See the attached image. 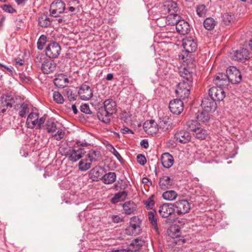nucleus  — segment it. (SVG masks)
Here are the masks:
<instances>
[{"instance_id": "obj_1", "label": "nucleus", "mask_w": 252, "mask_h": 252, "mask_svg": "<svg viewBox=\"0 0 252 252\" xmlns=\"http://www.w3.org/2000/svg\"><path fill=\"white\" fill-rule=\"evenodd\" d=\"M179 74L181 77V81L178 85L176 94L179 97L183 99L188 98L190 94V90L193 85V73L189 68H180Z\"/></svg>"}, {"instance_id": "obj_2", "label": "nucleus", "mask_w": 252, "mask_h": 252, "mask_svg": "<svg viewBox=\"0 0 252 252\" xmlns=\"http://www.w3.org/2000/svg\"><path fill=\"white\" fill-rule=\"evenodd\" d=\"M117 111V104L112 99L109 98L103 102V108L99 109L97 113L98 119L105 124H109L112 115Z\"/></svg>"}, {"instance_id": "obj_3", "label": "nucleus", "mask_w": 252, "mask_h": 252, "mask_svg": "<svg viewBox=\"0 0 252 252\" xmlns=\"http://www.w3.org/2000/svg\"><path fill=\"white\" fill-rule=\"evenodd\" d=\"M77 146H74L67 152L68 159L72 162H76L81 159L86 154L84 148L80 146L84 147L87 145L85 143L77 141Z\"/></svg>"}, {"instance_id": "obj_4", "label": "nucleus", "mask_w": 252, "mask_h": 252, "mask_svg": "<svg viewBox=\"0 0 252 252\" xmlns=\"http://www.w3.org/2000/svg\"><path fill=\"white\" fill-rule=\"evenodd\" d=\"M45 122L44 117L39 118V114L36 112L30 113L27 119L26 125L28 128L33 129L36 126V128L40 129L43 126Z\"/></svg>"}, {"instance_id": "obj_5", "label": "nucleus", "mask_w": 252, "mask_h": 252, "mask_svg": "<svg viewBox=\"0 0 252 252\" xmlns=\"http://www.w3.org/2000/svg\"><path fill=\"white\" fill-rule=\"evenodd\" d=\"M141 221L138 217L134 216L130 219L129 226L126 229V234L136 236L141 233Z\"/></svg>"}, {"instance_id": "obj_6", "label": "nucleus", "mask_w": 252, "mask_h": 252, "mask_svg": "<svg viewBox=\"0 0 252 252\" xmlns=\"http://www.w3.org/2000/svg\"><path fill=\"white\" fill-rule=\"evenodd\" d=\"M45 55L50 59L57 58L61 52L60 44L56 42H52L47 45L45 48Z\"/></svg>"}, {"instance_id": "obj_7", "label": "nucleus", "mask_w": 252, "mask_h": 252, "mask_svg": "<svg viewBox=\"0 0 252 252\" xmlns=\"http://www.w3.org/2000/svg\"><path fill=\"white\" fill-rule=\"evenodd\" d=\"M229 83L233 84H239L242 80L241 73L236 67L230 66L226 71Z\"/></svg>"}, {"instance_id": "obj_8", "label": "nucleus", "mask_w": 252, "mask_h": 252, "mask_svg": "<svg viewBox=\"0 0 252 252\" xmlns=\"http://www.w3.org/2000/svg\"><path fill=\"white\" fill-rule=\"evenodd\" d=\"M175 212L178 215H184L189 212L190 209L189 203L185 199L179 200L173 203Z\"/></svg>"}, {"instance_id": "obj_9", "label": "nucleus", "mask_w": 252, "mask_h": 252, "mask_svg": "<svg viewBox=\"0 0 252 252\" xmlns=\"http://www.w3.org/2000/svg\"><path fill=\"white\" fill-rule=\"evenodd\" d=\"M65 9V4L61 0H58L53 2L50 7V15L57 17L63 13Z\"/></svg>"}, {"instance_id": "obj_10", "label": "nucleus", "mask_w": 252, "mask_h": 252, "mask_svg": "<svg viewBox=\"0 0 252 252\" xmlns=\"http://www.w3.org/2000/svg\"><path fill=\"white\" fill-rule=\"evenodd\" d=\"M182 45L186 52L193 53L198 47L196 40L192 36H186L182 40Z\"/></svg>"}, {"instance_id": "obj_11", "label": "nucleus", "mask_w": 252, "mask_h": 252, "mask_svg": "<svg viewBox=\"0 0 252 252\" xmlns=\"http://www.w3.org/2000/svg\"><path fill=\"white\" fill-rule=\"evenodd\" d=\"M209 94L215 101L222 100L225 96L223 89L218 86L211 88L209 90Z\"/></svg>"}, {"instance_id": "obj_12", "label": "nucleus", "mask_w": 252, "mask_h": 252, "mask_svg": "<svg viewBox=\"0 0 252 252\" xmlns=\"http://www.w3.org/2000/svg\"><path fill=\"white\" fill-rule=\"evenodd\" d=\"M250 52L246 48H241L234 51L232 54V58L233 60L245 62L250 59Z\"/></svg>"}, {"instance_id": "obj_13", "label": "nucleus", "mask_w": 252, "mask_h": 252, "mask_svg": "<svg viewBox=\"0 0 252 252\" xmlns=\"http://www.w3.org/2000/svg\"><path fill=\"white\" fill-rule=\"evenodd\" d=\"M179 10V7L177 4L172 1L168 0L164 2L161 10V14L164 15L166 14H174L177 13Z\"/></svg>"}, {"instance_id": "obj_14", "label": "nucleus", "mask_w": 252, "mask_h": 252, "mask_svg": "<svg viewBox=\"0 0 252 252\" xmlns=\"http://www.w3.org/2000/svg\"><path fill=\"white\" fill-rule=\"evenodd\" d=\"M186 98L183 99L180 97L179 99H174L172 100L169 104V108L170 111L175 114H180L182 113L184 108V102L182 100H185Z\"/></svg>"}, {"instance_id": "obj_15", "label": "nucleus", "mask_w": 252, "mask_h": 252, "mask_svg": "<svg viewBox=\"0 0 252 252\" xmlns=\"http://www.w3.org/2000/svg\"><path fill=\"white\" fill-rule=\"evenodd\" d=\"M191 138L190 133L185 129L177 130L174 134V138L177 142L186 144L190 141Z\"/></svg>"}, {"instance_id": "obj_16", "label": "nucleus", "mask_w": 252, "mask_h": 252, "mask_svg": "<svg viewBox=\"0 0 252 252\" xmlns=\"http://www.w3.org/2000/svg\"><path fill=\"white\" fill-rule=\"evenodd\" d=\"M143 129L146 133L153 136L158 130V125L153 120H148L144 123Z\"/></svg>"}, {"instance_id": "obj_17", "label": "nucleus", "mask_w": 252, "mask_h": 252, "mask_svg": "<svg viewBox=\"0 0 252 252\" xmlns=\"http://www.w3.org/2000/svg\"><path fill=\"white\" fill-rule=\"evenodd\" d=\"M78 94L82 100H88L93 95V91L90 87L85 84H83L80 87Z\"/></svg>"}, {"instance_id": "obj_18", "label": "nucleus", "mask_w": 252, "mask_h": 252, "mask_svg": "<svg viewBox=\"0 0 252 252\" xmlns=\"http://www.w3.org/2000/svg\"><path fill=\"white\" fill-rule=\"evenodd\" d=\"M201 106L204 110L208 112H214L217 107L216 101L209 96L205 97L202 99Z\"/></svg>"}, {"instance_id": "obj_19", "label": "nucleus", "mask_w": 252, "mask_h": 252, "mask_svg": "<svg viewBox=\"0 0 252 252\" xmlns=\"http://www.w3.org/2000/svg\"><path fill=\"white\" fill-rule=\"evenodd\" d=\"M175 212L173 204L164 203L159 206L158 213L164 218L168 217Z\"/></svg>"}, {"instance_id": "obj_20", "label": "nucleus", "mask_w": 252, "mask_h": 252, "mask_svg": "<svg viewBox=\"0 0 252 252\" xmlns=\"http://www.w3.org/2000/svg\"><path fill=\"white\" fill-rule=\"evenodd\" d=\"M105 170L100 166L95 167L92 168L90 171L89 176L93 181L102 180Z\"/></svg>"}, {"instance_id": "obj_21", "label": "nucleus", "mask_w": 252, "mask_h": 252, "mask_svg": "<svg viewBox=\"0 0 252 252\" xmlns=\"http://www.w3.org/2000/svg\"><path fill=\"white\" fill-rule=\"evenodd\" d=\"M213 82L218 87L221 88L227 87L229 83L226 73H218L215 76Z\"/></svg>"}, {"instance_id": "obj_22", "label": "nucleus", "mask_w": 252, "mask_h": 252, "mask_svg": "<svg viewBox=\"0 0 252 252\" xmlns=\"http://www.w3.org/2000/svg\"><path fill=\"white\" fill-rule=\"evenodd\" d=\"M57 64L53 60L46 59L42 63L41 70L44 74H50L56 69Z\"/></svg>"}, {"instance_id": "obj_23", "label": "nucleus", "mask_w": 252, "mask_h": 252, "mask_svg": "<svg viewBox=\"0 0 252 252\" xmlns=\"http://www.w3.org/2000/svg\"><path fill=\"white\" fill-rule=\"evenodd\" d=\"M68 79L65 74H58L54 80V83L58 88H64L68 83Z\"/></svg>"}, {"instance_id": "obj_24", "label": "nucleus", "mask_w": 252, "mask_h": 252, "mask_svg": "<svg viewBox=\"0 0 252 252\" xmlns=\"http://www.w3.org/2000/svg\"><path fill=\"white\" fill-rule=\"evenodd\" d=\"M160 160L163 167L165 168L171 167L174 161L173 156L168 153H163L161 155Z\"/></svg>"}, {"instance_id": "obj_25", "label": "nucleus", "mask_w": 252, "mask_h": 252, "mask_svg": "<svg viewBox=\"0 0 252 252\" xmlns=\"http://www.w3.org/2000/svg\"><path fill=\"white\" fill-rule=\"evenodd\" d=\"M177 32L182 34H188L190 32L189 24L184 20H181L178 22L176 27Z\"/></svg>"}, {"instance_id": "obj_26", "label": "nucleus", "mask_w": 252, "mask_h": 252, "mask_svg": "<svg viewBox=\"0 0 252 252\" xmlns=\"http://www.w3.org/2000/svg\"><path fill=\"white\" fill-rule=\"evenodd\" d=\"M158 185L160 189L165 190L171 188L172 186V181L169 176H164L159 179Z\"/></svg>"}, {"instance_id": "obj_27", "label": "nucleus", "mask_w": 252, "mask_h": 252, "mask_svg": "<svg viewBox=\"0 0 252 252\" xmlns=\"http://www.w3.org/2000/svg\"><path fill=\"white\" fill-rule=\"evenodd\" d=\"M124 213L126 215H130L134 213L137 208V205L132 201H128L123 204Z\"/></svg>"}, {"instance_id": "obj_28", "label": "nucleus", "mask_w": 252, "mask_h": 252, "mask_svg": "<svg viewBox=\"0 0 252 252\" xmlns=\"http://www.w3.org/2000/svg\"><path fill=\"white\" fill-rule=\"evenodd\" d=\"M38 25L42 28L49 27L52 23L50 16L47 14H41L38 19Z\"/></svg>"}, {"instance_id": "obj_29", "label": "nucleus", "mask_w": 252, "mask_h": 252, "mask_svg": "<svg viewBox=\"0 0 252 252\" xmlns=\"http://www.w3.org/2000/svg\"><path fill=\"white\" fill-rule=\"evenodd\" d=\"M128 195L126 191H120L114 194L111 198V201L113 204H116L119 202L124 201L126 200Z\"/></svg>"}, {"instance_id": "obj_30", "label": "nucleus", "mask_w": 252, "mask_h": 252, "mask_svg": "<svg viewBox=\"0 0 252 252\" xmlns=\"http://www.w3.org/2000/svg\"><path fill=\"white\" fill-rule=\"evenodd\" d=\"M116 180V173L115 172H108L104 174L102 181L104 184L109 185L115 182Z\"/></svg>"}, {"instance_id": "obj_31", "label": "nucleus", "mask_w": 252, "mask_h": 252, "mask_svg": "<svg viewBox=\"0 0 252 252\" xmlns=\"http://www.w3.org/2000/svg\"><path fill=\"white\" fill-rule=\"evenodd\" d=\"M217 24V22L212 17H208L203 22L204 27L208 31L213 30Z\"/></svg>"}, {"instance_id": "obj_32", "label": "nucleus", "mask_w": 252, "mask_h": 252, "mask_svg": "<svg viewBox=\"0 0 252 252\" xmlns=\"http://www.w3.org/2000/svg\"><path fill=\"white\" fill-rule=\"evenodd\" d=\"M208 134V131L201 126L194 133H193V135L195 138L200 140L205 139Z\"/></svg>"}, {"instance_id": "obj_33", "label": "nucleus", "mask_w": 252, "mask_h": 252, "mask_svg": "<svg viewBox=\"0 0 252 252\" xmlns=\"http://www.w3.org/2000/svg\"><path fill=\"white\" fill-rule=\"evenodd\" d=\"M141 240L134 239L128 245L127 251L131 252H136L138 251L142 247Z\"/></svg>"}, {"instance_id": "obj_34", "label": "nucleus", "mask_w": 252, "mask_h": 252, "mask_svg": "<svg viewBox=\"0 0 252 252\" xmlns=\"http://www.w3.org/2000/svg\"><path fill=\"white\" fill-rule=\"evenodd\" d=\"M180 17V16L177 13L168 14L166 16V23L167 25H175L176 27L178 22L181 20Z\"/></svg>"}, {"instance_id": "obj_35", "label": "nucleus", "mask_w": 252, "mask_h": 252, "mask_svg": "<svg viewBox=\"0 0 252 252\" xmlns=\"http://www.w3.org/2000/svg\"><path fill=\"white\" fill-rule=\"evenodd\" d=\"M155 214H156V212L154 210L149 212L148 214V219L150 222L152 224L153 228L155 230V231L157 232L158 233V228L157 224V219Z\"/></svg>"}, {"instance_id": "obj_36", "label": "nucleus", "mask_w": 252, "mask_h": 252, "mask_svg": "<svg viewBox=\"0 0 252 252\" xmlns=\"http://www.w3.org/2000/svg\"><path fill=\"white\" fill-rule=\"evenodd\" d=\"M210 112L205 110L199 113L197 116L198 121H200L203 123H207L211 119V115L209 114Z\"/></svg>"}, {"instance_id": "obj_37", "label": "nucleus", "mask_w": 252, "mask_h": 252, "mask_svg": "<svg viewBox=\"0 0 252 252\" xmlns=\"http://www.w3.org/2000/svg\"><path fill=\"white\" fill-rule=\"evenodd\" d=\"M177 193L173 190H169L164 191L162 195L163 198L167 201L174 200L177 197Z\"/></svg>"}, {"instance_id": "obj_38", "label": "nucleus", "mask_w": 252, "mask_h": 252, "mask_svg": "<svg viewBox=\"0 0 252 252\" xmlns=\"http://www.w3.org/2000/svg\"><path fill=\"white\" fill-rule=\"evenodd\" d=\"M186 126L193 133L200 126V124L198 120H191L187 122Z\"/></svg>"}, {"instance_id": "obj_39", "label": "nucleus", "mask_w": 252, "mask_h": 252, "mask_svg": "<svg viewBox=\"0 0 252 252\" xmlns=\"http://www.w3.org/2000/svg\"><path fill=\"white\" fill-rule=\"evenodd\" d=\"M158 127L163 132L167 131L170 127V123L168 121V118H164L160 120L158 123Z\"/></svg>"}, {"instance_id": "obj_40", "label": "nucleus", "mask_w": 252, "mask_h": 252, "mask_svg": "<svg viewBox=\"0 0 252 252\" xmlns=\"http://www.w3.org/2000/svg\"><path fill=\"white\" fill-rule=\"evenodd\" d=\"M100 153L97 150H91L88 154L89 160L92 162L97 160L100 157Z\"/></svg>"}, {"instance_id": "obj_41", "label": "nucleus", "mask_w": 252, "mask_h": 252, "mask_svg": "<svg viewBox=\"0 0 252 252\" xmlns=\"http://www.w3.org/2000/svg\"><path fill=\"white\" fill-rule=\"evenodd\" d=\"M45 126L48 133H53L57 129V126L55 122L51 119L49 120L46 122Z\"/></svg>"}, {"instance_id": "obj_42", "label": "nucleus", "mask_w": 252, "mask_h": 252, "mask_svg": "<svg viewBox=\"0 0 252 252\" xmlns=\"http://www.w3.org/2000/svg\"><path fill=\"white\" fill-rule=\"evenodd\" d=\"M92 162L88 159H82L79 163V168L81 171H86L91 166Z\"/></svg>"}, {"instance_id": "obj_43", "label": "nucleus", "mask_w": 252, "mask_h": 252, "mask_svg": "<svg viewBox=\"0 0 252 252\" xmlns=\"http://www.w3.org/2000/svg\"><path fill=\"white\" fill-rule=\"evenodd\" d=\"M222 21L225 25H229L234 21L233 15L225 13L222 16Z\"/></svg>"}, {"instance_id": "obj_44", "label": "nucleus", "mask_w": 252, "mask_h": 252, "mask_svg": "<svg viewBox=\"0 0 252 252\" xmlns=\"http://www.w3.org/2000/svg\"><path fill=\"white\" fill-rule=\"evenodd\" d=\"M207 12L206 6L204 4H200L196 7V13L200 17H204Z\"/></svg>"}, {"instance_id": "obj_45", "label": "nucleus", "mask_w": 252, "mask_h": 252, "mask_svg": "<svg viewBox=\"0 0 252 252\" xmlns=\"http://www.w3.org/2000/svg\"><path fill=\"white\" fill-rule=\"evenodd\" d=\"M63 93L67 97L70 101H74L76 99L77 95L73 94L72 90L69 88L63 90Z\"/></svg>"}, {"instance_id": "obj_46", "label": "nucleus", "mask_w": 252, "mask_h": 252, "mask_svg": "<svg viewBox=\"0 0 252 252\" xmlns=\"http://www.w3.org/2000/svg\"><path fill=\"white\" fill-rule=\"evenodd\" d=\"M47 41V36L42 34L39 38L37 42V47L39 50H42Z\"/></svg>"}, {"instance_id": "obj_47", "label": "nucleus", "mask_w": 252, "mask_h": 252, "mask_svg": "<svg viewBox=\"0 0 252 252\" xmlns=\"http://www.w3.org/2000/svg\"><path fill=\"white\" fill-rule=\"evenodd\" d=\"M29 112V107L27 104L23 103L21 104L19 115L21 117H24Z\"/></svg>"}, {"instance_id": "obj_48", "label": "nucleus", "mask_w": 252, "mask_h": 252, "mask_svg": "<svg viewBox=\"0 0 252 252\" xmlns=\"http://www.w3.org/2000/svg\"><path fill=\"white\" fill-rule=\"evenodd\" d=\"M54 100L58 104H63L64 102V98L60 93L55 91L53 93Z\"/></svg>"}, {"instance_id": "obj_49", "label": "nucleus", "mask_w": 252, "mask_h": 252, "mask_svg": "<svg viewBox=\"0 0 252 252\" xmlns=\"http://www.w3.org/2000/svg\"><path fill=\"white\" fill-rule=\"evenodd\" d=\"M112 221L115 223H118L124 221V218L120 214L119 215H113L110 217Z\"/></svg>"}, {"instance_id": "obj_50", "label": "nucleus", "mask_w": 252, "mask_h": 252, "mask_svg": "<svg viewBox=\"0 0 252 252\" xmlns=\"http://www.w3.org/2000/svg\"><path fill=\"white\" fill-rule=\"evenodd\" d=\"M0 69L2 71L6 72V71L10 73V74L13 76L14 74V71L12 66H8L3 63H0Z\"/></svg>"}, {"instance_id": "obj_51", "label": "nucleus", "mask_w": 252, "mask_h": 252, "mask_svg": "<svg viewBox=\"0 0 252 252\" xmlns=\"http://www.w3.org/2000/svg\"><path fill=\"white\" fill-rule=\"evenodd\" d=\"M10 106L12 107V105L9 103L7 102L6 100H1L0 101V113H3L6 110V108Z\"/></svg>"}, {"instance_id": "obj_52", "label": "nucleus", "mask_w": 252, "mask_h": 252, "mask_svg": "<svg viewBox=\"0 0 252 252\" xmlns=\"http://www.w3.org/2000/svg\"><path fill=\"white\" fill-rule=\"evenodd\" d=\"M147 209H152L155 204V202L153 200V195L151 196L149 198L144 201Z\"/></svg>"}, {"instance_id": "obj_53", "label": "nucleus", "mask_w": 252, "mask_h": 252, "mask_svg": "<svg viewBox=\"0 0 252 252\" xmlns=\"http://www.w3.org/2000/svg\"><path fill=\"white\" fill-rule=\"evenodd\" d=\"M1 7L3 11L7 13H13L16 12V10L10 5L4 4L2 5Z\"/></svg>"}, {"instance_id": "obj_54", "label": "nucleus", "mask_w": 252, "mask_h": 252, "mask_svg": "<svg viewBox=\"0 0 252 252\" xmlns=\"http://www.w3.org/2000/svg\"><path fill=\"white\" fill-rule=\"evenodd\" d=\"M64 131L63 130L60 129L58 130L56 134L53 135V137H54L55 139L59 141L63 138L64 135Z\"/></svg>"}, {"instance_id": "obj_55", "label": "nucleus", "mask_w": 252, "mask_h": 252, "mask_svg": "<svg viewBox=\"0 0 252 252\" xmlns=\"http://www.w3.org/2000/svg\"><path fill=\"white\" fill-rule=\"evenodd\" d=\"M137 161L138 163L141 165H144L146 164L147 160L145 157L141 154H139L137 156Z\"/></svg>"}, {"instance_id": "obj_56", "label": "nucleus", "mask_w": 252, "mask_h": 252, "mask_svg": "<svg viewBox=\"0 0 252 252\" xmlns=\"http://www.w3.org/2000/svg\"><path fill=\"white\" fill-rule=\"evenodd\" d=\"M80 110L81 112L86 114H91V111L90 109L89 106L87 104H84L81 105Z\"/></svg>"}, {"instance_id": "obj_57", "label": "nucleus", "mask_w": 252, "mask_h": 252, "mask_svg": "<svg viewBox=\"0 0 252 252\" xmlns=\"http://www.w3.org/2000/svg\"><path fill=\"white\" fill-rule=\"evenodd\" d=\"M44 58V55L42 54H38L35 58L34 61L36 64L39 65L42 62Z\"/></svg>"}, {"instance_id": "obj_58", "label": "nucleus", "mask_w": 252, "mask_h": 252, "mask_svg": "<svg viewBox=\"0 0 252 252\" xmlns=\"http://www.w3.org/2000/svg\"><path fill=\"white\" fill-rule=\"evenodd\" d=\"M110 151L119 160H121L122 159V158L119 152L115 149L113 146H111V149Z\"/></svg>"}, {"instance_id": "obj_59", "label": "nucleus", "mask_w": 252, "mask_h": 252, "mask_svg": "<svg viewBox=\"0 0 252 252\" xmlns=\"http://www.w3.org/2000/svg\"><path fill=\"white\" fill-rule=\"evenodd\" d=\"M140 145L144 148H147L149 147V143L146 139H143L140 142Z\"/></svg>"}, {"instance_id": "obj_60", "label": "nucleus", "mask_w": 252, "mask_h": 252, "mask_svg": "<svg viewBox=\"0 0 252 252\" xmlns=\"http://www.w3.org/2000/svg\"><path fill=\"white\" fill-rule=\"evenodd\" d=\"M121 131L123 134L130 133L133 134V131L127 127H125L121 129Z\"/></svg>"}, {"instance_id": "obj_61", "label": "nucleus", "mask_w": 252, "mask_h": 252, "mask_svg": "<svg viewBox=\"0 0 252 252\" xmlns=\"http://www.w3.org/2000/svg\"><path fill=\"white\" fill-rule=\"evenodd\" d=\"M65 10H66V13L69 12L73 14V13H74L75 11V8L73 6H69L66 8H65Z\"/></svg>"}, {"instance_id": "obj_62", "label": "nucleus", "mask_w": 252, "mask_h": 252, "mask_svg": "<svg viewBox=\"0 0 252 252\" xmlns=\"http://www.w3.org/2000/svg\"><path fill=\"white\" fill-rule=\"evenodd\" d=\"M24 61L21 59H16V64L22 66L24 64Z\"/></svg>"}, {"instance_id": "obj_63", "label": "nucleus", "mask_w": 252, "mask_h": 252, "mask_svg": "<svg viewBox=\"0 0 252 252\" xmlns=\"http://www.w3.org/2000/svg\"><path fill=\"white\" fill-rule=\"evenodd\" d=\"M113 78V74L112 73H109L107 75L106 79L108 81H110Z\"/></svg>"}, {"instance_id": "obj_64", "label": "nucleus", "mask_w": 252, "mask_h": 252, "mask_svg": "<svg viewBox=\"0 0 252 252\" xmlns=\"http://www.w3.org/2000/svg\"><path fill=\"white\" fill-rule=\"evenodd\" d=\"M111 252H127L126 250L121 249V250H113Z\"/></svg>"}]
</instances>
